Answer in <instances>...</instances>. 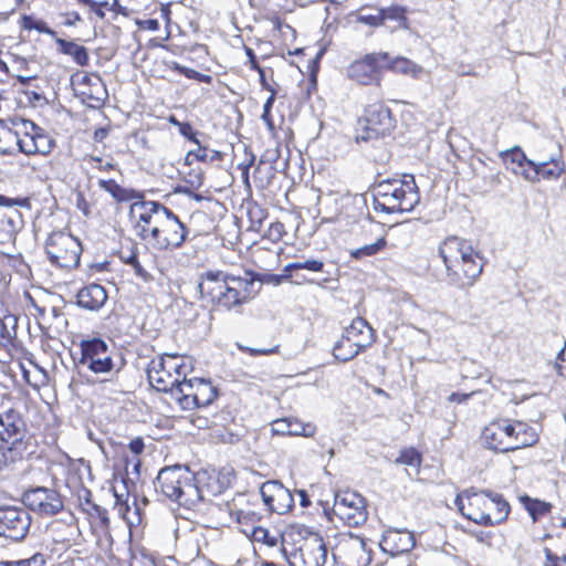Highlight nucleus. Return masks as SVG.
Segmentation results:
<instances>
[{"mask_svg":"<svg viewBox=\"0 0 566 566\" xmlns=\"http://www.w3.org/2000/svg\"><path fill=\"white\" fill-rule=\"evenodd\" d=\"M447 277L458 289L475 284L483 271L482 259L470 242L458 237H449L439 245Z\"/></svg>","mask_w":566,"mask_h":566,"instance_id":"3","label":"nucleus"},{"mask_svg":"<svg viewBox=\"0 0 566 566\" xmlns=\"http://www.w3.org/2000/svg\"><path fill=\"white\" fill-rule=\"evenodd\" d=\"M545 564L544 566H559V558L557 555L553 554L551 549L545 548Z\"/></svg>","mask_w":566,"mask_h":566,"instance_id":"59","label":"nucleus"},{"mask_svg":"<svg viewBox=\"0 0 566 566\" xmlns=\"http://www.w3.org/2000/svg\"><path fill=\"white\" fill-rule=\"evenodd\" d=\"M333 556L343 566H368L371 562L369 542L353 533H342L336 537Z\"/></svg>","mask_w":566,"mask_h":566,"instance_id":"11","label":"nucleus"},{"mask_svg":"<svg viewBox=\"0 0 566 566\" xmlns=\"http://www.w3.org/2000/svg\"><path fill=\"white\" fill-rule=\"evenodd\" d=\"M22 126L24 135L21 142V153L48 155L53 149L54 140L33 122L23 120Z\"/></svg>","mask_w":566,"mask_h":566,"instance_id":"21","label":"nucleus"},{"mask_svg":"<svg viewBox=\"0 0 566 566\" xmlns=\"http://www.w3.org/2000/svg\"><path fill=\"white\" fill-rule=\"evenodd\" d=\"M386 247L385 238H379L376 242L366 244L350 252V255L355 259H361L365 256H371L384 250Z\"/></svg>","mask_w":566,"mask_h":566,"instance_id":"38","label":"nucleus"},{"mask_svg":"<svg viewBox=\"0 0 566 566\" xmlns=\"http://www.w3.org/2000/svg\"><path fill=\"white\" fill-rule=\"evenodd\" d=\"M298 262V270H307L310 272H323L324 270V262L317 259H311V260H304V261H297Z\"/></svg>","mask_w":566,"mask_h":566,"instance_id":"50","label":"nucleus"},{"mask_svg":"<svg viewBox=\"0 0 566 566\" xmlns=\"http://www.w3.org/2000/svg\"><path fill=\"white\" fill-rule=\"evenodd\" d=\"M388 60L387 52L366 54L363 59L354 61L347 69L350 80L361 85L378 84L380 82V70L382 61Z\"/></svg>","mask_w":566,"mask_h":566,"instance_id":"16","label":"nucleus"},{"mask_svg":"<svg viewBox=\"0 0 566 566\" xmlns=\"http://www.w3.org/2000/svg\"><path fill=\"white\" fill-rule=\"evenodd\" d=\"M555 368L558 375L566 379V343L556 356Z\"/></svg>","mask_w":566,"mask_h":566,"instance_id":"52","label":"nucleus"},{"mask_svg":"<svg viewBox=\"0 0 566 566\" xmlns=\"http://www.w3.org/2000/svg\"><path fill=\"white\" fill-rule=\"evenodd\" d=\"M24 504L41 515H54L63 507L60 494L51 489L35 488L23 495Z\"/></svg>","mask_w":566,"mask_h":566,"instance_id":"20","label":"nucleus"},{"mask_svg":"<svg viewBox=\"0 0 566 566\" xmlns=\"http://www.w3.org/2000/svg\"><path fill=\"white\" fill-rule=\"evenodd\" d=\"M217 397V388L202 378L182 379L175 390V400L184 410H193L210 405Z\"/></svg>","mask_w":566,"mask_h":566,"instance_id":"12","label":"nucleus"},{"mask_svg":"<svg viewBox=\"0 0 566 566\" xmlns=\"http://www.w3.org/2000/svg\"><path fill=\"white\" fill-rule=\"evenodd\" d=\"M327 548L323 538L313 535L304 541L296 549L290 553L289 562L292 566H324Z\"/></svg>","mask_w":566,"mask_h":566,"instance_id":"18","label":"nucleus"},{"mask_svg":"<svg viewBox=\"0 0 566 566\" xmlns=\"http://www.w3.org/2000/svg\"><path fill=\"white\" fill-rule=\"evenodd\" d=\"M382 63L384 67H388L398 74L407 75L413 78H419L423 74L422 66L402 56L392 57L388 54V60L382 61Z\"/></svg>","mask_w":566,"mask_h":566,"instance_id":"28","label":"nucleus"},{"mask_svg":"<svg viewBox=\"0 0 566 566\" xmlns=\"http://www.w3.org/2000/svg\"><path fill=\"white\" fill-rule=\"evenodd\" d=\"M490 501L492 502L490 513L492 514L493 525L505 521L510 513V504L497 493H491Z\"/></svg>","mask_w":566,"mask_h":566,"instance_id":"33","label":"nucleus"},{"mask_svg":"<svg viewBox=\"0 0 566 566\" xmlns=\"http://www.w3.org/2000/svg\"><path fill=\"white\" fill-rule=\"evenodd\" d=\"M27 424L21 413L8 409L0 413V449L20 461L27 451Z\"/></svg>","mask_w":566,"mask_h":566,"instance_id":"9","label":"nucleus"},{"mask_svg":"<svg viewBox=\"0 0 566 566\" xmlns=\"http://www.w3.org/2000/svg\"><path fill=\"white\" fill-rule=\"evenodd\" d=\"M481 440L490 450L510 452L533 446L537 441V433L525 422L502 418L485 426Z\"/></svg>","mask_w":566,"mask_h":566,"instance_id":"6","label":"nucleus"},{"mask_svg":"<svg viewBox=\"0 0 566 566\" xmlns=\"http://www.w3.org/2000/svg\"><path fill=\"white\" fill-rule=\"evenodd\" d=\"M45 557L43 554L36 553L29 558L18 560H0V566H44Z\"/></svg>","mask_w":566,"mask_h":566,"instance_id":"43","label":"nucleus"},{"mask_svg":"<svg viewBox=\"0 0 566 566\" xmlns=\"http://www.w3.org/2000/svg\"><path fill=\"white\" fill-rule=\"evenodd\" d=\"M0 207H24L30 209V201L28 198H9L7 196L0 195Z\"/></svg>","mask_w":566,"mask_h":566,"instance_id":"48","label":"nucleus"},{"mask_svg":"<svg viewBox=\"0 0 566 566\" xmlns=\"http://www.w3.org/2000/svg\"><path fill=\"white\" fill-rule=\"evenodd\" d=\"M490 495L491 492L465 490L457 495L454 504L465 518L489 526L493 525Z\"/></svg>","mask_w":566,"mask_h":566,"instance_id":"13","label":"nucleus"},{"mask_svg":"<svg viewBox=\"0 0 566 566\" xmlns=\"http://www.w3.org/2000/svg\"><path fill=\"white\" fill-rule=\"evenodd\" d=\"M260 494L271 512L285 514L293 507V494L277 480L264 482L260 488Z\"/></svg>","mask_w":566,"mask_h":566,"instance_id":"19","label":"nucleus"},{"mask_svg":"<svg viewBox=\"0 0 566 566\" xmlns=\"http://www.w3.org/2000/svg\"><path fill=\"white\" fill-rule=\"evenodd\" d=\"M530 170L523 169L522 176L531 182L543 179H557L565 171V163L560 159L551 158L548 161H528Z\"/></svg>","mask_w":566,"mask_h":566,"instance_id":"24","label":"nucleus"},{"mask_svg":"<svg viewBox=\"0 0 566 566\" xmlns=\"http://www.w3.org/2000/svg\"><path fill=\"white\" fill-rule=\"evenodd\" d=\"M0 222L7 226V232L11 237L22 226L21 213L14 210L10 214H4Z\"/></svg>","mask_w":566,"mask_h":566,"instance_id":"44","label":"nucleus"},{"mask_svg":"<svg viewBox=\"0 0 566 566\" xmlns=\"http://www.w3.org/2000/svg\"><path fill=\"white\" fill-rule=\"evenodd\" d=\"M395 463L419 468L421 463V455L415 448H407L400 451Z\"/></svg>","mask_w":566,"mask_h":566,"instance_id":"41","label":"nucleus"},{"mask_svg":"<svg viewBox=\"0 0 566 566\" xmlns=\"http://www.w3.org/2000/svg\"><path fill=\"white\" fill-rule=\"evenodd\" d=\"M56 46L60 52L70 55L78 65H85L88 62V54L83 45L63 38H56Z\"/></svg>","mask_w":566,"mask_h":566,"instance_id":"29","label":"nucleus"},{"mask_svg":"<svg viewBox=\"0 0 566 566\" xmlns=\"http://www.w3.org/2000/svg\"><path fill=\"white\" fill-rule=\"evenodd\" d=\"M242 532L250 536L253 542L265 544L270 547H274L279 543L280 536L277 533H271L268 528L262 526H251L243 528Z\"/></svg>","mask_w":566,"mask_h":566,"instance_id":"32","label":"nucleus"},{"mask_svg":"<svg viewBox=\"0 0 566 566\" xmlns=\"http://www.w3.org/2000/svg\"><path fill=\"white\" fill-rule=\"evenodd\" d=\"M93 509L97 513V515L101 518L103 525L107 526L108 523H109V520H108V516H107V511L105 509H102L101 506H98L96 504L93 505Z\"/></svg>","mask_w":566,"mask_h":566,"instance_id":"63","label":"nucleus"},{"mask_svg":"<svg viewBox=\"0 0 566 566\" xmlns=\"http://www.w3.org/2000/svg\"><path fill=\"white\" fill-rule=\"evenodd\" d=\"M21 27L25 31H38L40 33H48L50 35H55L50 28H48L46 23L42 20H39L32 15H23L21 19Z\"/></svg>","mask_w":566,"mask_h":566,"instance_id":"39","label":"nucleus"},{"mask_svg":"<svg viewBox=\"0 0 566 566\" xmlns=\"http://www.w3.org/2000/svg\"><path fill=\"white\" fill-rule=\"evenodd\" d=\"M273 434L290 436V418L276 419L271 423Z\"/></svg>","mask_w":566,"mask_h":566,"instance_id":"49","label":"nucleus"},{"mask_svg":"<svg viewBox=\"0 0 566 566\" xmlns=\"http://www.w3.org/2000/svg\"><path fill=\"white\" fill-rule=\"evenodd\" d=\"M472 394H459V392H452L449 397H448V401L450 402H458V403H462V402H465L469 397L471 396Z\"/></svg>","mask_w":566,"mask_h":566,"instance_id":"61","label":"nucleus"},{"mask_svg":"<svg viewBox=\"0 0 566 566\" xmlns=\"http://www.w3.org/2000/svg\"><path fill=\"white\" fill-rule=\"evenodd\" d=\"M21 142L17 132L0 123V154L11 155L17 148L21 151Z\"/></svg>","mask_w":566,"mask_h":566,"instance_id":"30","label":"nucleus"},{"mask_svg":"<svg viewBox=\"0 0 566 566\" xmlns=\"http://www.w3.org/2000/svg\"><path fill=\"white\" fill-rule=\"evenodd\" d=\"M114 496H115V504H114V507L113 510L116 512V514L123 518L124 521H126L127 524L129 525H133L136 521H138V517L136 516V518H134L132 515H130V507L127 503V500L124 499V495L123 494H118L116 491L114 492Z\"/></svg>","mask_w":566,"mask_h":566,"instance_id":"35","label":"nucleus"},{"mask_svg":"<svg viewBox=\"0 0 566 566\" xmlns=\"http://www.w3.org/2000/svg\"><path fill=\"white\" fill-rule=\"evenodd\" d=\"M365 129L367 135L364 139H373L385 136L395 127L391 112L384 105H373L366 112Z\"/></svg>","mask_w":566,"mask_h":566,"instance_id":"22","label":"nucleus"},{"mask_svg":"<svg viewBox=\"0 0 566 566\" xmlns=\"http://www.w3.org/2000/svg\"><path fill=\"white\" fill-rule=\"evenodd\" d=\"M81 364L83 366L94 374L112 373L114 368L112 350L104 340L99 338L84 340L81 344Z\"/></svg>","mask_w":566,"mask_h":566,"instance_id":"15","label":"nucleus"},{"mask_svg":"<svg viewBox=\"0 0 566 566\" xmlns=\"http://www.w3.org/2000/svg\"><path fill=\"white\" fill-rule=\"evenodd\" d=\"M238 348L240 352L245 353L250 356H259V355L269 356V355L277 354L280 350V345L276 344L272 347L254 348V347H249V346L238 344Z\"/></svg>","mask_w":566,"mask_h":566,"instance_id":"46","label":"nucleus"},{"mask_svg":"<svg viewBox=\"0 0 566 566\" xmlns=\"http://www.w3.org/2000/svg\"><path fill=\"white\" fill-rule=\"evenodd\" d=\"M197 149L189 150V156H192L195 159L199 161H213L220 158V153L217 150H211V155L208 154V148L205 146L197 145Z\"/></svg>","mask_w":566,"mask_h":566,"instance_id":"45","label":"nucleus"},{"mask_svg":"<svg viewBox=\"0 0 566 566\" xmlns=\"http://www.w3.org/2000/svg\"><path fill=\"white\" fill-rule=\"evenodd\" d=\"M39 373L41 374L42 379H32V378H31V375H30V371H29V370H27L24 367H22V374H23V378H24V380H25L29 385H31V386H33V387H38V386H40V385L44 384V380H45V373H44L43 370H41V369L39 370Z\"/></svg>","mask_w":566,"mask_h":566,"instance_id":"54","label":"nucleus"},{"mask_svg":"<svg viewBox=\"0 0 566 566\" xmlns=\"http://www.w3.org/2000/svg\"><path fill=\"white\" fill-rule=\"evenodd\" d=\"M254 280L249 276H234L222 271L203 273L198 289L203 298L211 303L231 310L247 303L253 297Z\"/></svg>","mask_w":566,"mask_h":566,"instance_id":"4","label":"nucleus"},{"mask_svg":"<svg viewBox=\"0 0 566 566\" xmlns=\"http://www.w3.org/2000/svg\"><path fill=\"white\" fill-rule=\"evenodd\" d=\"M333 512L348 526L361 525L368 516L365 499L352 490L335 494Z\"/></svg>","mask_w":566,"mask_h":566,"instance_id":"14","label":"nucleus"},{"mask_svg":"<svg viewBox=\"0 0 566 566\" xmlns=\"http://www.w3.org/2000/svg\"><path fill=\"white\" fill-rule=\"evenodd\" d=\"M524 509L531 515L533 522H536L539 517L548 514L553 507L549 502H545L538 499H532L528 495H522L518 497Z\"/></svg>","mask_w":566,"mask_h":566,"instance_id":"31","label":"nucleus"},{"mask_svg":"<svg viewBox=\"0 0 566 566\" xmlns=\"http://www.w3.org/2000/svg\"><path fill=\"white\" fill-rule=\"evenodd\" d=\"M98 186L101 189L107 191L115 200H117L119 202L129 201L130 199H133L135 197L133 190L123 188L113 179H108V180L99 179Z\"/></svg>","mask_w":566,"mask_h":566,"instance_id":"34","label":"nucleus"},{"mask_svg":"<svg viewBox=\"0 0 566 566\" xmlns=\"http://www.w3.org/2000/svg\"><path fill=\"white\" fill-rule=\"evenodd\" d=\"M187 371V366L177 355L166 354L150 360L147 367V377L156 390L169 391L175 399V390L186 378Z\"/></svg>","mask_w":566,"mask_h":566,"instance_id":"7","label":"nucleus"},{"mask_svg":"<svg viewBox=\"0 0 566 566\" xmlns=\"http://www.w3.org/2000/svg\"><path fill=\"white\" fill-rule=\"evenodd\" d=\"M31 518L23 507L3 506L0 507V536L21 541L28 534Z\"/></svg>","mask_w":566,"mask_h":566,"instance_id":"17","label":"nucleus"},{"mask_svg":"<svg viewBox=\"0 0 566 566\" xmlns=\"http://www.w3.org/2000/svg\"><path fill=\"white\" fill-rule=\"evenodd\" d=\"M274 101H275V91L271 90V94L263 105V113L261 116L262 120L266 124V126L269 127L270 130H272L274 128L272 118H271V109H272Z\"/></svg>","mask_w":566,"mask_h":566,"instance_id":"47","label":"nucleus"},{"mask_svg":"<svg viewBox=\"0 0 566 566\" xmlns=\"http://www.w3.org/2000/svg\"><path fill=\"white\" fill-rule=\"evenodd\" d=\"M184 181L188 185V187H179L178 191L182 193H191L192 190H197L202 186V171L200 169H191L184 176Z\"/></svg>","mask_w":566,"mask_h":566,"instance_id":"36","label":"nucleus"},{"mask_svg":"<svg viewBox=\"0 0 566 566\" xmlns=\"http://www.w3.org/2000/svg\"><path fill=\"white\" fill-rule=\"evenodd\" d=\"M420 196L413 176L380 181L373 190L375 211L387 214L410 212L419 203Z\"/></svg>","mask_w":566,"mask_h":566,"instance_id":"5","label":"nucleus"},{"mask_svg":"<svg viewBox=\"0 0 566 566\" xmlns=\"http://www.w3.org/2000/svg\"><path fill=\"white\" fill-rule=\"evenodd\" d=\"M81 243L72 234L52 232L45 242V252L52 264L61 269H73L80 263Z\"/></svg>","mask_w":566,"mask_h":566,"instance_id":"10","label":"nucleus"},{"mask_svg":"<svg viewBox=\"0 0 566 566\" xmlns=\"http://www.w3.org/2000/svg\"><path fill=\"white\" fill-rule=\"evenodd\" d=\"M290 436H302V437H313L316 432V427L311 423H303L297 419L290 418Z\"/></svg>","mask_w":566,"mask_h":566,"instance_id":"42","label":"nucleus"},{"mask_svg":"<svg viewBox=\"0 0 566 566\" xmlns=\"http://www.w3.org/2000/svg\"><path fill=\"white\" fill-rule=\"evenodd\" d=\"M275 29L282 34V35H289L290 33H295V31L292 29L291 25L287 23H283L277 21L275 23Z\"/></svg>","mask_w":566,"mask_h":566,"instance_id":"62","label":"nucleus"},{"mask_svg":"<svg viewBox=\"0 0 566 566\" xmlns=\"http://www.w3.org/2000/svg\"><path fill=\"white\" fill-rule=\"evenodd\" d=\"M284 233V224L281 222H274L270 226L269 234L274 240H280Z\"/></svg>","mask_w":566,"mask_h":566,"instance_id":"55","label":"nucleus"},{"mask_svg":"<svg viewBox=\"0 0 566 566\" xmlns=\"http://www.w3.org/2000/svg\"><path fill=\"white\" fill-rule=\"evenodd\" d=\"M296 270H298V262L289 263L283 268V275L285 279L290 280L292 277V272Z\"/></svg>","mask_w":566,"mask_h":566,"instance_id":"64","label":"nucleus"},{"mask_svg":"<svg viewBox=\"0 0 566 566\" xmlns=\"http://www.w3.org/2000/svg\"><path fill=\"white\" fill-rule=\"evenodd\" d=\"M18 462L13 457H10L8 452L0 449V471L7 469L11 464Z\"/></svg>","mask_w":566,"mask_h":566,"instance_id":"56","label":"nucleus"},{"mask_svg":"<svg viewBox=\"0 0 566 566\" xmlns=\"http://www.w3.org/2000/svg\"><path fill=\"white\" fill-rule=\"evenodd\" d=\"M136 234L158 251L179 249L188 228L169 208L157 201H136L130 206Z\"/></svg>","mask_w":566,"mask_h":566,"instance_id":"1","label":"nucleus"},{"mask_svg":"<svg viewBox=\"0 0 566 566\" xmlns=\"http://www.w3.org/2000/svg\"><path fill=\"white\" fill-rule=\"evenodd\" d=\"M77 304L91 311L99 310L107 300L106 290L96 283L88 284L81 289L76 295Z\"/></svg>","mask_w":566,"mask_h":566,"instance_id":"26","label":"nucleus"},{"mask_svg":"<svg viewBox=\"0 0 566 566\" xmlns=\"http://www.w3.org/2000/svg\"><path fill=\"white\" fill-rule=\"evenodd\" d=\"M155 488L169 500L187 509H193L200 502L222 492V485L216 476L207 471L193 473L184 465L161 469L156 478Z\"/></svg>","mask_w":566,"mask_h":566,"instance_id":"2","label":"nucleus"},{"mask_svg":"<svg viewBox=\"0 0 566 566\" xmlns=\"http://www.w3.org/2000/svg\"><path fill=\"white\" fill-rule=\"evenodd\" d=\"M91 160L95 163L94 167L99 170H111L114 169V164L111 160L104 161L99 157H91Z\"/></svg>","mask_w":566,"mask_h":566,"instance_id":"57","label":"nucleus"},{"mask_svg":"<svg viewBox=\"0 0 566 566\" xmlns=\"http://www.w3.org/2000/svg\"><path fill=\"white\" fill-rule=\"evenodd\" d=\"M168 67L172 71H177L180 74L185 75L187 78L196 80L198 82H203L207 84H210L212 82V77L208 74H202L200 72H197L193 69L184 66L177 62H171Z\"/></svg>","mask_w":566,"mask_h":566,"instance_id":"37","label":"nucleus"},{"mask_svg":"<svg viewBox=\"0 0 566 566\" xmlns=\"http://www.w3.org/2000/svg\"><path fill=\"white\" fill-rule=\"evenodd\" d=\"M359 21L369 25H385L388 21L395 23L392 29L405 25V9L398 6L377 10L375 14H360Z\"/></svg>","mask_w":566,"mask_h":566,"instance_id":"25","label":"nucleus"},{"mask_svg":"<svg viewBox=\"0 0 566 566\" xmlns=\"http://www.w3.org/2000/svg\"><path fill=\"white\" fill-rule=\"evenodd\" d=\"M501 156L505 164L509 161L511 164H516L517 168H523L524 165L528 166V161L531 160L526 157L520 147L507 149L503 151Z\"/></svg>","mask_w":566,"mask_h":566,"instance_id":"40","label":"nucleus"},{"mask_svg":"<svg viewBox=\"0 0 566 566\" xmlns=\"http://www.w3.org/2000/svg\"><path fill=\"white\" fill-rule=\"evenodd\" d=\"M128 447L134 454H140L144 451L145 444L142 438H136L129 442Z\"/></svg>","mask_w":566,"mask_h":566,"instance_id":"58","label":"nucleus"},{"mask_svg":"<svg viewBox=\"0 0 566 566\" xmlns=\"http://www.w3.org/2000/svg\"><path fill=\"white\" fill-rule=\"evenodd\" d=\"M78 85L82 86L81 94L86 96L88 101L102 103L107 96L104 83L96 74L84 75Z\"/></svg>","mask_w":566,"mask_h":566,"instance_id":"27","label":"nucleus"},{"mask_svg":"<svg viewBox=\"0 0 566 566\" xmlns=\"http://www.w3.org/2000/svg\"><path fill=\"white\" fill-rule=\"evenodd\" d=\"M374 338V329L368 322L363 317H356L335 343L333 355L335 359L346 363L370 346Z\"/></svg>","mask_w":566,"mask_h":566,"instance_id":"8","label":"nucleus"},{"mask_svg":"<svg viewBox=\"0 0 566 566\" xmlns=\"http://www.w3.org/2000/svg\"><path fill=\"white\" fill-rule=\"evenodd\" d=\"M412 533L400 530H388L382 535L379 547L384 553L397 556L410 552L415 546Z\"/></svg>","mask_w":566,"mask_h":566,"instance_id":"23","label":"nucleus"},{"mask_svg":"<svg viewBox=\"0 0 566 566\" xmlns=\"http://www.w3.org/2000/svg\"><path fill=\"white\" fill-rule=\"evenodd\" d=\"M104 8L113 10V7H109L108 2H106V1H104V2H95L93 4V7L91 8V10L94 13H96L98 17L103 18L104 17V12H103Z\"/></svg>","mask_w":566,"mask_h":566,"instance_id":"60","label":"nucleus"},{"mask_svg":"<svg viewBox=\"0 0 566 566\" xmlns=\"http://www.w3.org/2000/svg\"><path fill=\"white\" fill-rule=\"evenodd\" d=\"M128 23L138 25L139 30L143 31H156L159 28V22L156 19H146V20H128Z\"/></svg>","mask_w":566,"mask_h":566,"instance_id":"51","label":"nucleus"},{"mask_svg":"<svg viewBox=\"0 0 566 566\" xmlns=\"http://www.w3.org/2000/svg\"><path fill=\"white\" fill-rule=\"evenodd\" d=\"M178 130L180 135H182L190 142L195 143L196 145H199V140L196 137L197 133L193 130L191 124L186 123L185 125H180V128Z\"/></svg>","mask_w":566,"mask_h":566,"instance_id":"53","label":"nucleus"}]
</instances>
